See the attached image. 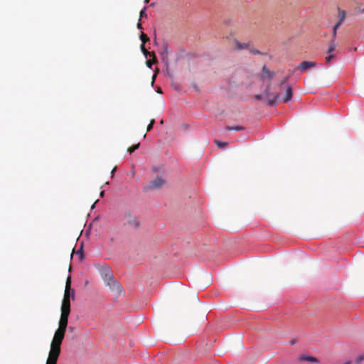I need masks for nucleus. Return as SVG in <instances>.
I'll use <instances>...</instances> for the list:
<instances>
[{"label": "nucleus", "mask_w": 364, "mask_h": 364, "mask_svg": "<svg viewBox=\"0 0 364 364\" xmlns=\"http://www.w3.org/2000/svg\"><path fill=\"white\" fill-rule=\"evenodd\" d=\"M65 330L57 329L50 344V349L46 364H57L60 354V346L65 337Z\"/></svg>", "instance_id": "f257e3e1"}, {"label": "nucleus", "mask_w": 364, "mask_h": 364, "mask_svg": "<svg viewBox=\"0 0 364 364\" xmlns=\"http://www.w3.org/2000/svg\"><path fill=\"white\" fill-rule=\"evenodd\" d=\"M103 280L107 287L114 294L121 295L124 291L121 284L117 281L111 272V270L106 267L102 273Z\"/></svg>", "instance_id": "f03ea898"}, {"label": "nucleus", "mask_w": 364, "mask_h": 364, "mask_svg": "<svg viewBox=\"0 0 364 364\" xmlns=\"http://www.w3.org/2000/svg\"><path fill=\"white\" fill-rule=\"evenodd\" d=\"M74 299L75 297V292L74 290L71 289V278L70 277H68L66 280L65 283V293H64V299H70V298Z\"/></svg>", "instance_id": "7ed1b4c3"}, {"label": "nucleus", "mask_w": 364, "mask_h": 364, "mask_svg": "<svg viewBox=\"0 0 364 364\" xmlns=\"http://www.w3.org/2000/svg\"><path fill=\"white\" fill-rule=\"evenodd\" d=\"M69 315H70L69 313L61 312V316H60V318L59 321L58 329L66 331V328L68 326Z\"/></svg>", "instance_id": "20e7f679"}, {"label": "nucleus", "mask_w": 364, "mask_h": 364, "mask_svg": "<svg viewBox=\"0 0 364 364\" xmlns=\"http://www.w3.org/2000/svg\"><path fill=\"white\" fill-rule=\"evenodd\" d=\"M264 92L265 95L267 97V105L269 106L275 105L279 97L278 95H273L270 94L269 86L267 87Z\"/></svg>", "instance_id": "39448f33"}, {"label": "nucleus", "mask_w": 364, "mask_h": 364, "mask_svg": "<svg viewBox=\"0 0 364 364\" xmlns=\"http://www.w3.org/2000/svg\"><path fill=\"white\" fill-rule=\"evenodd\" d=\"M165 183V181L161 178V176H157L154 180H152L150 183L149 186L151 188H159L161 187Z\"/></svg>", "instance_id": "423d86ee"}, {"label": "nucleus", "mask_w": 364, "mask_h": 364, "mask_svg": "<svg viewBox=\"0 0 364 364\" xmlns=\"http://www.w3.org/2000/svg\"><path fill=\"white\" fill-rule=\"evenodd\" d=\"M61 312L70 313V299H63L61 306Z\"/></svg>", "instance_id": "0eeeda50"}, {"label": "nucleus", "mask_w": 364, "mask_h": 364, "mask_svg": "<svg viewBox=\"0 0 364 364\" xmlns=\"http://www.w3.org/2000/svg\"><path fill=\"white\" fill-rule=\"evenodd\" d=\"M316 66V63L311 61H303L299 66L301 72H305L308 68Z\"/></svg>", "instance_id": "6e6552de"}, {"label": "nucleus", "mask_w": 364, "mask_h": 364, "mask_svg": "<svg viewBox=\"0 0 364 364\" xmlns=\"http://www.w3.org/2000/svg\"><path fill=\"white\" fill-rule=\"evenodd\" d=\"M127 223L134 228H138L139 225L136 218L130 215H127Z\"/></svg>", "instance_id": "1a4fd4ad"}, {"label": "nucleus", "mask_w": 364, "mask_h": 364, "mask_svg": "<svg viewBox=\"0 0 364 364\" xmlns=\"http://www.w3.org/2000/svg\"><path fill=\"white\" fill-rule=\"evenodd\" d=\"M338 12L339 20L338 21L337 23H339V25H341L346 18V12L340 8H338Z\"/></svg>", "instance_id": "9d476101"}, {"label": "nucleus", "mask_w": 364, "mask_h": 364, "mask_svg": "<svg viewBox=\"0 0 364 364\" xmlns=\"http://www.w3.org/2000/svg\"><path fill=\"white\" fill-rule=\"evenodd\" d=\"M292 97V89L291 87L288 86L286 90L285 97H284V102H289Z\"/></svg>", "instance_id": "9b49d317"}, {"label": "nucleus", "mask_w": 364, "mask_h": 364, "mask_svg": "<svg viewBox=\"0 0 364 364\" xmlns=\"http://www.w3.org/2000/svg\"><path fill=\"white\" fill-rule=\"evenodd\" d=\"M300 360H303V361H309V362H312V363H318L317 358H316L314 357H312V356H310V355H301L300 357Z\"/></svg>", "instance_id": "f8f14e48"}, {"label": "nucleus", "mask_w": 364, "mask_h": 364, "mask_svg": "<svg viewBox=\"0 0 364 364\" xmlns=\"http://www.w3.org/2000/svg\"><path fill=\"white\" fill-rule=\"evenodd\" d=\"M225 129L228 130V131H241V130H244L245 127L242 126H234V127L228 126V127H226Z\"/></svg>", "instance_id": "ddd939ff"}, {"label": "nucleus", "mask_w": 364, "mask_h": 364, "mask_svg": "<svg viewBox=\"0 0 364 364\" xmlns=\"http://www.w3.org/2000/svg\"><path fill=\"white\" fill-rule=\"evenodd\" d=\"M340 26H341V25H339V23H337L333 26L332 38H331V40H333V41H336L337 30L339 28Z\"/></svg>", "instance_id": "4468645a"}, {"label": "nucleus", "mask_w": 364, "mask_h": 364, "mask_svg": "<svg viewBox=\"0 0 364 364\" xmlns=\"http://www.w3.org/2000/svg\"><path fill=\"white\" fill-rule=\"evenodd\" d=\"M262 70H263L264 73L267 75V77H269V78H272L274 76V72H271L269 70H267L266 66H263Z\"/></svg>", "instance_id": "2eb2a0df"}, {"label": "nucleus", "mask_w": 364, "mask_h": 364, "mask_svg": "<svg viewBox=\"0 0 364 364\" xmlns=\"http://www.w3.org/2000/svg\"><path fill=\"white\" fill-rule=\"evenodd\" d=\"M140 40L141 41L142 44L144 45V43L149 41V38L144 33H141L140 35Z\"/></svg>", "instance_id": "dca6fc26"}, {"label": "nucleus", "mask_w": 364, "mask_h": 364, "mask_svg": "<svg viewBox=\"0 0 364 364\" xmlns=\"http://www.w3.org/2000/svg\"><path fill=\"white\" fill-rule=\"evenodd\" d=\"M140 144L138 143L137 144L133 145L127 149V151L130 154L134 152L135 150H136L139 147Z\"/></svg>", "instance_id": "f3484780"}, {"label": "nucleus", "mask_w": 364, "mask_h": 364, "mask_svg": "<svg viewBox=\"0 0 364 364\" xmlns=\"http://www.w3.org/2000/svg\"><path fill=\"white\" fill-rule=\"evenodd\" d=\"M335 41H333V40H331V43L329 46V48H328V50H327V53H331L334 51V50L336 49V44L334 43Z\"/></svg>", "instance_id": "a211bd4d"}, {"label": "nucleus", "mask_w": 364, "mask_h": 364, "mask_svg": "<svg viewBox=\"0 0 364 364\" xmlns=\"http://www.w3.org/2000/svg\"><path fill=\"white\" fill-rule=\"evenodd\" d=\"M236 45H237V48L238 49H243V48H247L249 47V43H243V44H241L239 42H236Z\"/></svg>", "instance_id": "6ab92c4d"}, {"label": "nucleus", "mask_w": 364, "mask_h": 364, "mask_svg": "<svg viewBox=\"0 0 364 364\" xmlns=\"http://www.w3.org/2000/svg\"><path fill=\"white\" fill-rule=\"evenodd\" d=\"M140 48H141V52H142V53H143V54L144 55V56H145L146 58H148V54H149V51H148V50L146 49V48H145V46H144V44H141V45Z\"/></svg>", "instance_id": "aec40b11"}, {"label": "nucleus", "mask_w": 364, "mask_h": 364, "mask_svg": "<svg viewBox=\"0 0 364 364\" xmlns=\"http://www.w3.org/2000/svg\"><path fill=\"white\" fill-rule=\"evenodd\" d=\"M329 55L326 57V63H329L333 58L334 55L333 54L328 53Z\"/></svg>", "instance_id": "412c9836"}, {"label": "nucleus", "mask_w": 364, "mask_h": 364, "mask_svg": "<svg viewBox=\"0 0 364 364\" xmlns=\"http://www.w3.org/2000/svg\"><path fill=\"white\" fill-rule=\"evenodd\" d=\"M148 57L152 58V60H154V63L157 62V58L154 52H149V54H148Z\"/></svg>", "instance_id": "4be33fe9"}, {"label": "nucleus", "mask_w": 364, "mask_h": 364, "mask_svg": "<svg viewBox=\"0 0 364 364\" xmlns=\"http://www.w3.org/2000/svg\"><path fill=\"white\" fill-rule=\"evenodd\" d=\"M154 122H155V120L154 119H151L149 124L147 126V128H146V132H149L152 128H153V126L154 124Z\"/></svg>", "instance_id": "5701e85b"}, {"label": "nucleus", "mask_w": 364, "mask_h": 364, "mask_svg": "<svg viewBox=\"0 0 364 364\" xmlns=\"http://www.w3.org/2000/svg\"><path fill=\"white\" fill-rule=\"evenodd\" d=\"M215 143H216L217 146L220 148L224 147L227 145L226 142H222V141H215Z\"/></svg>", "instance_id": "b1692460"}, {"label": "nucleus", "mask_w": 364, "mask_h": 364, "mask_svg": "<svg viewBox=\"0 0 364 364\" xmlns=\"http://www.w3.org/2000/svg\"><path fill=\"white\" fill-rule=\"evenodd\" d=\"M146 9V7H144V9L140 11V18L142 17H145V18L147 17V14L145 12Z\"/></svg>", "instance_id": "393cba45"}, {"label": "nucleus", "mask_w": 364, "mask_h": 364, "mask_svg": "<svg viewBox=\"0 0 364 364\" xmlns=\"http://www.w3.org/2000/svg\"><path fill=\"white\" fill-rule=\"evenodd\" d=\"M80 256V259L82 260L83 259V254H82V247H81L76 252Z\"/></svg>", "instance_id": "a878e982"}, {"label": "nucleus", "mask_w": 364, "mask_h": 364, "mask_svg": "<svg viewBox=\"0 0 364 364\" xmlns=\"http://www.w3.org/2000/svg\"><path fill=\"white\" fill-rule=\"evenodd\" d=\"M154 60H147L146 61V65L148 68H151L152 65L154 64Z\"/></svg>", "instance_id": "bb28decb"}, {"label": "nucleus", "mask_w": 364, "mask_h": 364, "mask_svg": "<svg viewBox=\"0 0 364 364\" xmlns=\"http://www.w3.org/2000/svg\"><path fill=\"white\" fill-rule=\"evenodd\" d=\"M363 360H364V355H360L356 358L357 364H360Z\"/></svg>", "instance_id": "cd10ccee"}, {"label": "nucleus", "mask_w": 364, "mask_h": 364, "mask_svg": "<svg viewBox=\"0 0 364 364\" xmlns=\"http://www.w3.org/2000/svg\"><path fill=\"white\" fill-rule=\"evenodd\" d=\"M255 99L256 100H262V95H256L255 96Z\"/></svg>", "instance_id": "c85d7f7f"}, {"label": "nucleus", "mask_w": 364, "mask_h": 364, "mask_svg": "<svg viewBox=\"0 0 364 364\" xmlns=\"http://www.w3.org/2000/svg\"><path fill=\"white\" fill-rule=\"evenodd\" d=\"M250 52L252 53H253V54H258V53H259V50H257V49H251Z\"/></svg>", "instance_id": "c756f323"}, {"label": "nucleus", "mask_w": 364, "mask_h": 364, "mask_svg": "<svg viewBox=\"0 0 364 364\" xmlns=\"http://www.w3.org/2000/svg\"><path fill=\"white\" fill-rule=\"evenodd\" d=\"M140 21H141V19H139V22L137 23V28L139 29H142V26H141V23H140Z\"/></svg>", "instance_id": "7c9ffc66"}, {"label": "nucleus", "mask_w": 364, "mask_h": 364, "mask_svg": "<svg viewBox=\"0 0 364 364\" xmlns=\"http://www.w3.org/2000/svg\"><path fill=\"white\" fill-rule=\"evenodd\" d=\"M296 340H291V341H289V343H290L291 345H294V344L296 343Z\"/></svg>", "instance_id": "2f4dec72"}, {"label": "nucleus", "mask_w": 364, "mask_h": 364, "mask_svg": "<svg viewBox=\"0 0 364 364\" xmlns=\"http://www.w3.org/2000/svg\"><path fill=\"white\" fill-rule=\"evenodd\" d=\"M116 171V167H114V168L112 169V173H112V177H113V176H114V171Z\"/></svg>", "instance_id": "473e14b6"}, {"label": "nucleus", "mask_w": 364, "mask_h": 364, "mask_svg": "<svg viewBox=\"0 0 364 364\" xmlns=\"http://www.w3.org/2000/svg\"><path fill=\"white\" fill-rule=\"evenodd\" d=\"M155 78H156V75H154V76H153V77H152L151 85H153V84H154V80H155Z\"/></svg>", "instance_id": "72a5a7b5"}, {"label": "nucleus", "mask_w": 364, "mask_h": 364, "mask_svg": "<svg viewBox=\"0 0 364 364\" xmlns=\"http://www.w3.org/2000/svg\"><path fill=\"white\" fill-rule=\"evenodd\" d=\"M104 195H105V191H101V193H100V196H101V197H103V196H104Z\"/></svg>", "instance_id": "f704fd0d"}, {"label": "nucleus", "mask_w": 364, "mask_h": 364, "mask_svg": "<svg viewBox=\"0 0 364 364\" xmlns=\"http://www.w3.org/2000/svg\"><path fill=\"white\" fill-rule=\"evenodd\" d=\"M343 364H351V362L350 361H347V362H345Z\"/></svg>", "instance_id": "c9c22d12"}, {"label": "nucleus", "mask_w": 364, "mask_h": 364, "mask_svg": "<svg viewBox=\"0 0 364 364\" xmlns=\"http://www.w3.org/2000/svg\"><path fill=\"white\" fill-rule=\"evenodd\" d=\"M360 13H364V8L363 9L359 10Z\"/></svg>", "instance_id": "e433bc0d"}, {"label": "nucleus", "mask_w": 364, "mask_h": 364, "mask_svg": "<svg viewBox=\"0 0 364 364\" xmlns=\"http://www.w3.org/2000/svg\"><path fill=\"white\" fill-rule=\"evenodd\" d=\"M96 203H97V200H95V202H94V204H92V208H93L95 206V204H96Z\"/></svg>", "instance_id": "4c0bfd02"}, {"label": "nucleus", "mask_w": 364, "mask_h": 364, "mask_svg": "<svg viewBox=\"0 0 364 364\" xmlns=\"http://www.w3.org/2000/svg\"><path fill=\"white\" fill-rule=\"evenodd\" d=\"M96 203H97V200H95V202H94V204H92V208H93L95 206V204H96Z\"/></svg>", "instance_id": "58836bf2"}, {"label": "nucleus", "mask_w": 364, "mask_h": 364, "mask_svg": "<svg viewBox=\"0 0 364 364\" xmlns=\"http://www.w3.org/2000/svg\"><path fill=\"white\" fill-rule=\"evenodd\" d=\"M96 203H97V200H95V202H94V204H92V208H93L95 206V204H96Z\"/></svg>", "instance_id": "ea45409f"}, {"label": "nucleus", "mask_w": 364, "mask_h": 364, "mask_svg": "<svg viewBox=\"0 0 364 364\" xmlns=\"http://www.w3.org/2000/svg\"><path fill=\"white\" fill-rule=\"evenodd\" d=\"M149 0H144V3H145V4H147V3H149Z\"/></svg>", "instance_id": "a19ab883"}, {"label": "nucleus", "mask_w": 364, "mask_h": 364, "mask_svg": "<svg viewBox=\"0 0 364 364\" xmlns=\"http://www.w3.org/2000/svg\"><path fill=\"white\" fill-rule=\"evenodd\" d=\"M158 92L161 93V89H159V90H158Z\"/></svg>", "instance_id": "79ce46f5"}, {"label": "nucleus", "mask_w": 364, "mask_h": 364, "mask_svg": "<svg viewBox=\"0 0 364 364\" xmlns=\"http://www.w3.org/2000/svg\"><path fill=\"white\" fill-rule=\"evenodd\" d=\"M154 43H156V38H154Z\"/></svg>", "instance_id": "37998d69"}, {"label": "nucleus", "mask_w": 364, "mask_h": 364, "mask_svg": "<svg viewBox=\"0 0 364 364\" xmlns=\"http://www.w3.org/2000/svg\"><path fill=\"white\" fill-rule=\"evenodd\" d=\"M285 81H286V79H285V80H283V81L282 82V83H284Z\"/></svg>", "instance_id": "c03bdc74"}]
</instances>
